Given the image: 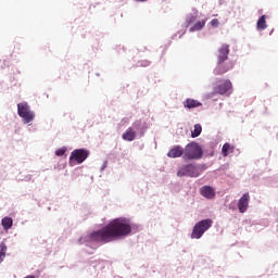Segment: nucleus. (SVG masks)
<instances>
[{
  "instance_id": "obj_16",
  "label": "nucleus",
  "mask_w": 278,
  "mask_h": 278,
  "mask_svg": "<svg viewBox=\"0 0 278 278\" xmlns=\"http://www.w3.org/2000/svg\"><path fill=\"white\" fill-rule=\"evenodd\" d=\"M185 108H187L188 110H192V108H199L201 105V102L194 100V99H187L184 102Z\"/></svg>"
},
{
  "instance_id": "obj_17",
  "label": "nucleus",
  "mask_w": 278,
  "mask_h": 278,
  "mask_svg": "<svg viewBox=\"0 0 278 278\" xmlns=\"http://www.w3.org/2000/svg\"><path fill=\"white\" fill-rule=\"evenodd\" d=\"M266 27H268V25L266 24V15H262L256 23V29H261L262 31H264Z\"/></svg>"
},
{
  "instance_id": "obj_14",
  "label": "nucleus",
  "mask_w": 278,
  "mask_h": 278,
  "mask_svg": "<svg viewBox=\"0 0 278 278\" xmlns=\"http://www.w3.org/2000/svg\"><path fill=\"white\" fill-rule=\"evenodd\" d=\"M205 23H207V18L199 20L189 28V31H201L205 27Z\"/></svg>"
},
{
  "instance_id": "obj_18",
  "label": "nucleus",
  "mask_w": 278,
  "mask_h": 278,
  "mask_svg": "<svg viewBox=\"0 0 278 278\" xmlns=\"http://www.w3.org/2000/svg\"><path fill=\"white\" fill-rule=\"evenodd\" d=\"M229 153H233V146H231L229 143H225L222 148V155L224 157H227V155H229Z\"/></svg>"
},
{
  "instance_id": "obj_6",
  "label": "nucleus",
  "mask_w": 278,
  "mask_h": 278,
  "mask_svg": "<svg viewBox=\"0 0 278 278\" xmlns=\"http://www.w3.org/2000/svg\"><path fill=\"white\" fill-rule=\"evenodd\" d=\"M17 114L23 118L25 124L31 123L34 118H36V114L34 111L29 110V105L25 102L17 104Z\"/></svg>"
},
{
  "instance_id": "obj_8",
  "label": "nucleus",
  "mask_w": 278,
  "mask_h": 278,
  "mask_svg": "<svg viewBox=\"0 0 278 278\" xmlns=\"http://www.w3.org/2000/svg\"><path fill=\"white\" fill-rule=\"evenodd\" d=\"M251 201V195L244 193L238 201V210L240 214H244L249 210V202Z\"/></svg>"
},
{
  "instance_id": "obj_21",
  "label": "nucleus",
  "mask_w": 278,
  "mask_h": 278,
  "mask_svg": "<svg viewBox=\"0 0 278 278\" xmlns=\"http://www.w3.org/2000/svg\"><path fill=\"white\" fill-rule=\"evenodd\" d=\"M0 253H3L4 255L8 253V245H5V243L0 244Z\"/></svg>"
},
{
  "instance_id": "obj_26",
  "label": "nucleus",
  "mask_w": 278,
  "mask_h": 278,
  "mask_svg": "<svg viewBox=\"0 0 278 278\" xmlns=\"http://www.w3.org/2000/svg\"><path fill=\"white\" fill-rule=\"evenodd\" d=\"M138 1H140V2H144V1H147V0H138Z\"/></svg>"
},
{
  "instance_id": "obj_7",
  "label": "nucleus",
  "mask_w": 278,
  "mask_h": 278,
  "mask_svg": "<svg viewBox=\"0 0 278 278\" xmlns=\"http://www.w3.org/2000/svg\"><path fill=\"white\" fill-rule=\"evenodd\" d=\"M199 175H201V168L194 164H187L177 172L178 177H199Z\"/></svg>"
},
{
  "instance_id": "obj_4",
  "label": "nucleus",
  "mask_w": 278,
  "mask_h": 278,
  "mask_svg": "<svg viewBox=\"0 0 278 278\" xmlns=\"http://www.w3.org/2000/svg\"><path fill=\"white\" fill-rule=\"evenodd\" d=\"M203 157V148L199 143L192 141L185 148L184 160H201Z\"/></svg>"
},
{
  "instance_id": "obj_13",
  "label": "nucleus",
  "mask_w": 278,
  "mask_h": 278,
  "mask_svg": "<svg viewBox=\"0 0 278 278\" xmlns=\"http://www.w3.org/2000/svg\"><path fill=\"white\" fill-rule=\"evenodd\" d=\"M122 138H123V140H126V142H134V140H136V130H134V128L129 127L122 135Z\"/></svg>"
},
{
  "instance_id": "obj_11",
  "label": "nucleus",
  "mask_w": 278,
  "mask_h": 278,
  "mask_svg": "<svg viewBox=\"0 0 278 278\" xmlns=\"http://www.w3.org/2000/svg\"><path fill=\"white\" fill-rule=\"evenodd\" d=\"M184 153H185V150L181 148V146H175L167 152V157L175 160L177 157H181Z\"/></svg>"
},
{
  "instance_id": "obj_12",
  "label": "nucleus",
  "mask_w": 278,
  "mask_h": 278,
  "mask_svg": "<svg viewBox=\"0 0 278 278\" xmlns=\"http://www.w3.org/2000/svg\"><path fill=\"white\" fill-rule=\"evenodd\" d=\"M198 18H199V11L197 9H192V13H189L186 16L187 27H189V25H192V24L197 23Z\"/></svg>"
},
{
  "instance_id": "obj_19",
  "label": "nucleus",
  "mask_w": 278,
  "mask_h": 278,
  "mask_svg": "<svg viewBox=\"0 0 278 278\" xmlns=\"http://www.w3.org/2000/svg\"><path fill=\"white\" fill-rule=\"evenodd\" d=\"M201 131H203L201 124H195L194 129L191 131V138H199V136H201Z\"/></svg>"
},
{
  "instance_id": "obj_2",
  "label": "nucleus",
  "mask_w": 278,
  "mask_h": 278,
  "mask_svg": "<svg viewBox=\"0 0 278 278\" xmlns=\"http://www.w3.org/2000/svg\"><path fill=\"white\" fill-rule=\"evenodd\" d=\"M214 225V222L211 218L202 219L198 222L192 229L191 240H201L203 238V233L210 230Z\"/></svg>"
},
{
  "instance_id": "obj_10",
  "label": "nucleus",
  "mask_w": 278,
  "mask_h": 278,
  "mask_svg": "<svg viewBox=\"0 0 278 278\" xmlns=\"http://www.w3.org/2000/svg\"><path fill=\"white\" fill-rule=\"evenodd\" d=\"M216 92L218 94H231V81L225 80L222 85L217 86Z\"/></svg>"
},
{
  "instance_id": "obj_3",
  "label": "nucleus",
  "mask_w": 278,
  "mask_h": 278,
  "mask_svg": "<svg viewBox=\"0 0 278 278\" xmlns=\"http://www.w3.org/2000/svg\"><path fill=\"white\" fill-rule=\"evenodd\" d=\"M227 58H229V46L227 45H223L219 49H218V55H217V66L214 70L215 75H223L225 73H227V71H229L230 67H223V62H225L227 60Z\"/></svg>"
},
{
  "instance_id": "obj_1",
  "label": "nucleus",
  "mask_w": 278,
  "mask_h": 278,
  "mask_svg": "<svg viewBox=\"0 0 278 278\" xmlns=\"http://www.w3.org/2000/svg\"><path fill=\"white\" fill-rule=\"evenodd\" d=\"M131 220L119 217L113 219L109 225L101 230L92 232L88 238L91 242H112L118 238H125L131 233Z\"/></svg>"
},
{
  "instance_id": "obj_15",
  "label": "nucleus",
  "mask_w": 278,
  "mask_h": 278,
  "mask_svg": "<svg viewBox=\"0 0 278 278\" xmlns=\"http://www.w3.org/2000/svg\"><path fill=\"white\" fill-rule=\"evenodd\" d=\"M1 225L4 231H8V229H12V225H14V220L12 219V217L7 216L1 219Z\"/></svg>"
},
{
  "instance_id": "obj_24",
  "label": "nucleus",
  "mask_w": 278,
  "mask_h": 278,
  "mask_svg": "<svg viewBox=\"0 0 278 278\" xmlns=\"http://www.w3.org/2000/svg\"><path fill=\"white\" fill-rule=\"evenodd\" d=\"M5 260V254L3 252H0V264Z\"/></svg>"
},
{
  "instance_id": "obj_9",
  "label": "nucleus",
  "mask_w": 278,
  "mask_h": 278,
  "mask_svg": "<svg viewBox=\"0 0 278 278\" xmlns=\"http://www.w3.org/2000/svg\"><path fill=\"white\" fill-rule=\"evenodd\" d=\"M200 194L204 197V199H208L210 201H212V199L216 198V189L211 186H203L200 189Z\"/></svg>"
},
{
  "instance_id": "obj_20",
  "label": "nucleus",
  "mask_w": 278,
  "mask_h": 278,
  "mask_svg": "<svg viewBox=\"0 0 278 278\" xmlns=\"http://www.w3.org/2000/svg\"><path fill=\"white\" fill-rule=\"evenodd\" d=\"M65 153H66V148H64V147L55 150V155L58 157H62V155H64Z\"/></svg>"
},
{
  "instance_id": "obj_25",
  "label": "nucleus",
  "mask_w": 278,
  "mask_h": 278,
  "mask_svg": "<svg viewBox=\"0 0 278 278\" xmlns=\"http://www.w3.org/2000/svg\"><path fill=\"white\" fill-rule=\"evenodd\" d=\"M105 168H108V161H105L101 167V170H105Z\"/></svg>"
},
{
  "instance_id": "obj_22",
  "label": "nucleus",
  "mask_w": 278,
  "mask_h": 278,
  "mask_svg": "<svg viewBox=\"0 0 278 278\" xmlns=\"http://www.w3.org/2000/svg\"><path fill=\"white\" fill-rule=\"evenodd\" d=\"M211 25H212V27H218V25H219L218 18H213L211 21Z\"/></svg>"
},
{
  "instance_id": "obj_23",
  "label": "nucleus",
  "mask_w": 278,
  "mask_h": 278,
  "mask_svg": "<svg viewBox=\"0 0 278 278\" xmlns=\"http://www.w3.org/2000/svg\"><path fill=\"white\" fill-rule=\"evenodd\" d=\"M149 64H151V62H149V61H141L140 66H149Z\"/></svg>"
},
{
  "instance_id": "obj_5",
  "label": "nucleus",
  "mask_w": 278,
  "mask_h": 278,
  "mask_svg": "<svg viewBox=\"0 0 278 278\" xmlns=\"http://www.w3.org/2000/svg\"><path fill=\"white\" fill-rule=\"evenodd\" d=\"M89 155H90V151L86 149H76L72 151L70 155L71 166H75V164H84V162L88 160Z\"/></svg>"
}]
</instances>
